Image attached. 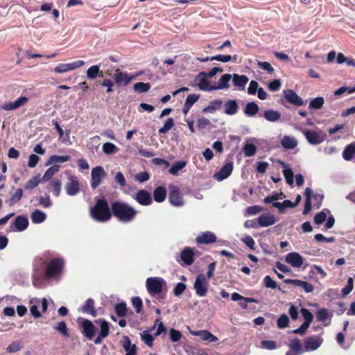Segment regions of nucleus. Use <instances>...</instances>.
Returning <instances> with one entry per match:
<instances>
[{
  "mask_svg": "<svg viewBox=\"0 0 355 355\" xmlns=\"http://www.w3.org/2000/svg\"><path fill=\"white\" fill-rule=\"evenodd\" d=\"M317 320L320 322H324L329 318V313L326 309H320L316 313Z\"/></svg>",
  "mask_w": 355,
  "mask_h": 355,
  "instance_id": "774afa93",
  "label": "nucleus"
},
{
  "mask_svg": "<svg viewBox=\"0 0 355 355\" xmlns=\"http://www.w3.org/2000/svg\"><path fill=\"white\" fill-rule=\"evenodd\" d=\"M131 302L136 313H140L143 307V302L141 299L139 297H133L131 300Z\"/></svg>",
  "mask_w": 355,
  "mask_h": 355,
  "instance_id": "13d9d810",
  "label": "nucleus"
},
{
  "mask_svg": "<svg viewBox=\"0 0 355 355\" xmlns=\"http://www.w3.org/2000/svg\"><path fill=\"white\" fill-rule=\"evenodd\" d=\"M347 92L348 94H352L355 92V86L354 87H341L339 89L334 91L335 96H340L343 94Z\"/></svg>",
  "mask_w": 355,
  "mask_h": 355,
  "instance_id": "680f3d73",
  "label": "nucleus"
},
{
  "mask_svg": "<svg viewBox=\"0 0 355 355\" xmlns=\"http://www.w3.org/2000/svg\"><path fill=\"white\" fill-rule=\"evenodd\" d=\"M23 196V191L21 189H17L14 195L10 199V205H13L19 202Z\"/></svg>",
  "mask_w": 355,
  "mask_h": 355,
  "instance_id": "69168bd1",
  "label": "nucleus"
},
{
  "mask_svg": "<svg viewBox=\"0 0 355 355\" xmlns=\"http://www.w3.org/2000/svg\"><path fill=\"white\" fill-rule=\"evenodd\" d=\"M303 134L308 142L312 145H317L323 142L325 135L321 131L304 130Z\"/></svg>",
  "mask_w": 355,
  "mask_h": 355,
  "instance_id": "9d476101",
  "label": "nucleus"
},
{
  "mask_svg": "<svg viewBox=\"0 0 355 355\" xmlns=\"http://www.w3.org/2000/svg\"><path fill=\"white\" fill-rule=\"evenodd\" d=\"M174 126V121L172 118H168L164 125L159 129V134H164Z\"/></svg>",
  "mask_w": 355,
  "mask_h": 355,
  "instance_id": "6e6d98bb",
  "label": "nucleus"
},
{
  "mask_svg": "<svg viewBox=\"0 0 355 355\" xmlns=\"http://www.w3.org/2000/svg\"><path fill=\"white\" fill-rule=\"evenodd\" d=\"M355 153V144H351L345 147L343 152V157L345 160H351Z\"/></svg>",
  "mask_w": 355,
  "mask_h": 355,
  "instance_id": "37998d69",
  "label": "nucleus"
},
{
  "mask_svg": "<svg viewBox=\"0 0 355 355\" xmlns=\"http://www.w3.org/2000/svg\"><path fill=\"white\" fill-rule=\"evenodd\" d=\"M224 112L227 115H234L238 111V103L236 100H228L224 105Z\"/></svg>",
  "mask_w": 355,
  "mask_h": 355,
  "instance_id": "a878e982",
  "label": "nucleus"
},
{
  "mask_svg": "<svg viewBox=\"0 0 355 355\" xmlns=\"http://www.w3.org/2000/svg\"><path fill=\"white\" fill-rule=\"evenodd\" d=\"M114 311L119 318H123L127 314V305L125 302H121L116 304Z\"/></svg>",
  "mask_w": 355,
  "mask_h": 355,
  "instance_id": "a18cd8bd",
  "label": "nucleus"
},
{
  "mask_svg": "<svg viewBox=\"0 0 355 355\" xmlns=\"http://www.w3.org/2000/svg\"><path fill=\"white\" fill-rule=\"evenodd\" d=\"M286 261L291 266H302L303 258L297 252H290L286 257Z\"/></svg>",
  "mask_w": 355,
  "mask_h": 355,
  "instance_id": "aec40b11",
  "label": "nucleus"
},
{
  "mask_svg": "<svg viewBox=\"0 0 355 355\" xmlns=\"http://www.w3.org/2000/svg\"><path fill=\"white\" fill-rule=\"evenodd\" d=\"M261 347L266 349L272 350L277 348V343L274 340H263L261 342Z\"/></svg>",
  "mask_w": 355,
  "mask_h": 355,
  "instance_id": "338daca9",
  "label": "nucleus"
},
{
  "mask_svg": "<svg viewBox=\"0 0 355 355\" xmlns=\"http://www.w3.org/2000/svg\"><path fill=\"white\" fill-rule=\"evenodd\" d=\"M91 187L96 189L106 176V172L103 166H98L92 169Z\"/></svg>",
  "mask_w": 355,
  "mask_h": 355,
  "instance_id": "423d86ee",
  "label": "nucleus"
},
{
  "mask_svg": "<svg viewBox=\"0 0 355 355\" xmlns=\"http://www.w3.org/2000/svg\"><path fill=\"white\" fill-rule=\"evenodd\" d=\"M28 101V98L26 96H20L15 101H9L3 103L1 106V109L6 111H11L17 110L25 105Z\"/></svg>",
  "mask_w": 355,
  "mask_h": 355,
  "instance_id": "ddd939ff",
  "label": "nucleus"
},
{
  "mask_svg": "<svg viewBox=\"0 0 355 355\" xmlns=\"http://www.w3.org/2000/svg\"><path fill=\"white\" fill-rule=\"evenodd\" d=\"M248 80L249 79L245 75H239L236 73H234L232 75V81L234 85L238 87L239 89H244Z\"/></svg>",
  "mask_w": 355,
  "mask_h": 355,
  "instance_id": "412c9836",
  "label": "nucleus"
},
{
  "mask_svg": "<svg viewBox=\"0 0 355 355\" xmlns=\"http://www.w3.org/2000/svg\"><path fill=\"white\" fill-rule=\"evenodd\" d=\"M283 96L287 102L295 106H302L304 104L303 99L292 89L284 90Z\"/></svg>",
  "mask_w": 355,
  "mask_h": 355,
  "instance_id": "f8f14e48",
  "label": "nucleus"
},
{
  "mask_svg": "<svg viewBox=\"0 0 355 355\" xmlns=\"http://www.w3.org/2000/svg\"><path fill=\"white\" fill-rule=\"evenodd\" d=\"M70 159L69 155H52L46 163V166L52 165L55 163H64Z\"/></svg>",
  "mask_w": 355,
  "mask_h": 355,
  "instance_id": "4c0bfd02",
  "label": "nucleus"
},
{
  "mask_svg": "<svg viewBox=\"0 0 355 355\" xmlns=\"http://www.w3.org/2000/svg\"><path fill=\"white\" fill-rule=\"evenodd\" d=\"M243 153L245 157H252L255 155L257 152V147L252 144H246L243 148Z\"/></svg>",
  "mask_w": 355,
  "mask_h": 355,
  "instance_id": "3c124183",
  "label": "nucleus"
},
{
  "mask_svg": "<svg viewBox=\"0 0 355 355\" xmlns=\"http://www.w3.org/2000/svg\"><path fill=\"white\" fill-rule=\"evenodd\" d=\"M62 268H46L44 278L46 279L56 277L60 274Z\"/></svg>",
  "mask_w": 355,
  "mask_h": 355,
  "instance_id": "c03bdc74",
  "label": "nucleus"
},
{
  "mask_svg": "<svg viewBox=\"0 0 355 355\" xmlns=\"http://www.w3.org/2000/svg\"><path fill=\"white\" fill-rule=\"evenodd\" d=\"M31 220L35 224H39L44 222L46 218V215L44 212L35 209L31 215Z\"/></svg>",
  "mask_w": 355,
  "mask_h": 355,
  "instance_id": "72a5a7b5",
  "label": "nucleus"
},
{
  "mask_svg": "<svg viewBox=\"0 0 355 355\" xmlns=\"http://www.w3.org/2000/svg\"><path fill=\"white\" fill-rule=\"evenodd\" d=\"M262 207L259 205L248 207L245 210V216H253L260 213Z\"/></svg>",
  "mask_w": 355,
  "mask_h": 355,
  "instance_id": "e2e57ef3",
  "label": "nucleus"
},
{
  "mask_svg": "<svg viewBox=\"0 0 355 355\" xmlns=\"http://www.w3.org/2000/svg\"><path fill=\"white\" fill-rule=\"evenodd\" d=\"M60 168L59 165L54 164L49 168L45 173L44 174L42 181L46 182L49 181L58 171Z\"/></svg>",
  "mask_w": 355,
  "mask_h": 355,
  "instance_id": "ea45409f",
  "label": "nucleus"
},
{
  "mask_svg": "<svg viewBox=\"0 0 355 355\" xmlns=\"http://www.w3.org/2000/svg\"><path fill=\"white\" fill-rule=\"evenodd\" d=\"M53 328L64 337H69V330L64 321L59 322Z\"/></svg>",
  "mask_w": 355,
  "mask_h": 355,
  "instance_id": "864d4df0",
  "label": "nucleus"
},
{
  "mask_svg": "<svg viewBox=\"0 0 355 355\" xmlns=\"http://www.w3.org/2000/svg\"><path fill=\"white\" fill-rule=\"evenodd\" d=\"M146 286L148 293L159 301H163L166 297V282L161 277H148Z\"/></svg>",
  "mask_w": 355,
  "mask_h": 355,
  "instance_id": "f03ea898",
  "label": "nucleus"
},
{
  "mask_svg": "<svg viewBox=\"0 0 355 355\" xmlns=\"http://www.w3.org/2000/svg\"><path fill=\"white\" fill-rule=\"evenodd\" d=\"M137 202L144 206L150 205L152 203V197L146 190H139L135 195Z\"/></svg>",
  "mask_w": 355,
  "mask_h": 355,
  "instance_id": "a211bd4d",
  "label": "nucleus"
},
{
  "mask_svg": "<svg viewBox=\"0 0 355 355\" xmlns=\"http://www.w3.org/2000/svg\"><path fill=\"white\" fill-rule=\"evenodd\" d=\"M186 164L184 161L177 162L170 168L169 173L172 175H177L181 169L185 167Z\"/></svg>",
  "mask_w": 355,
  "mask_h": 355,
  "instance_id": "8fccbe9b",
  "label": "nucleus"
},
{
  "mask_svg": "<svg viewBox=\"0 0 355 355\" xmlns=\"http://www.w3.org/2000/svg\"><path fill=\"white\" fill-rule=\"evenodd\" d=\"M193 335L200 336V338L202 340L208 341L209 343L216 342L218 339V338L212 334L210 331L207 330H202L198 331L192 332Z\"/></svg>",
  "mask_w": 355,
  "mask_h": 355,
  "instance_id": "5701e85b",
  "label": "nucleus"
},
{
  "mask_svg": "<svg viewBox=\"0 0 355 355\" xmlns=\"http://www.w3.org/2000/svg\"><path fill=\"white\" fill-rule=\"evenodd\" d=\"M282 146L286 149H293L297 145L296 139L290 136H284L281 141Z\"/></svg>",
  "mask_w": 355,
  "mask_h": 355,
  "instance_id": "e433bc0d",
  "label": "nucleus"
},
{
  "mask_svg": "<svg viewBox=\"0 0 355 355\" xmlns=\"http://www.w3.org/2000/svg\"><path fill=\"white\" fill-rule=\"evenodd\" d=\"M169 190L168 200L171 204L175 207L182 206L184 205V202L178 187L175 185H170Z\"/></svg>",
  "mask_w": 355,
  "mask_h": 355,
  "instance_id": "9b49d317",
  "label": "nucleus"
},
{
  "mask_svg": "<svg viewBox=\"0 0 355 355\" xmlns=\"http://www.w3.org/2000/svg\"><path fill=\"white\" fill-rule=\"evenodd\" d=\"M95 323L100 325V332L94 339V343L99 345L102 343L103 340L110 334V323L104 318L95 320Z\"/></svg>",
  "mask_w": 355,
  "mask_h": 355,
  "instance_id": "0eeeda50",
  "label": "nucleus"
},
{
  "mask_svg": "<svg viewBox=\"0 0 355 355\" xmlns=\"http://www.w3.org/2000/svg\"><path fill=\"white\" fill-rule=\"evenodd\" d=\"M222 104L223 101L220 99L211 101L207 106L203 108L202 112L214 113L220 108Z\"/></svg>",
  "mask_w": 355,
  "mask_h": 355,
  "instance_id": "7c9ffc66",
  "label": "nucleus"
},
{
  "mask_svg": "<svg viewBox=\"0 0 355 355\" xmlns=\"http://www.w3.org/2000/svg\"><path fill=\"white\" fill-rule=\"evenodd\" d=\"M323 339L320 336H311L304 340L305 351L311 352L316 350L322 345Z\"/></svg>",
  "mask_w": 355,
  "mask_h": 355,
  "instance_id": "4468645a",
  "label": "nucleus"
},
{
  "mask_svg": "<svg viewBox=\"0 0 355 355\" xmlns=\"http://www.w3.org/2000/svg\"><path fill=\"white\" fill-rule=\"evenodd\" d=\"M258 225L261 227H268L275 223V217L272 215H261L258 218Z\"/></svg>",
  "mask_w": 355,
  "mask_h": 355,
  "instance_id": "c85d7f7f",
  "label": "nucleus"
},
{
  "mask_svg": "<svg viewBox=\"0 0 355 355\" xmlns=\"http://www.w3.org/2000/svg\"><path fill=\"white\" fill-rule=\"evenodd\" d=\"M193 251L191 248H185L180 254V258L187 265H191L193 261Z\"/></svg>",
  "mask_w": 355,
  "mask_h": 355,
  "instance_id": "393cba45",
  "label": "nucleus"
},
{
  "mask_svg": "<svg viewBox=\"0 0 355 355\" xmlns=\"http://www.w3.org/2000/svg\"><path fill=\"white\" fill-rule=\"evenodd\" d=\"M324 103L323 97L318 96L311 99L309 102V108L311 110H320Z\"/></svg>",
  "mask_w": 355,
  "mask_h": 355,
  "instance_id": "58836bf2",
  "label": "nucleus"
},
{
  "mask_svg": "<svg viewBox=\"0 0 355 355\" xmlns=\"http://www.w3.org/2000/svg\"><path fill=\"white\" fill-rule=\"evenodd\" d=\"M40 182L42 181V179L40 178V175H37L33 178L30 179L26 184L25 188L27 189H32L36 187Z\"/></svg>",
  "mask_w": 355,
  "mask_h": 355,
  "instance_id": "5fc2aeb1",
  "label": "nucleus"
},
{
  "mask_svg": "<svg viewBox=\"0 0 355 355\" xmlns=\"http://www.w3.org/2000/svg\"><path fill=\"white\" fill-rule=\"evenodd\" d=\"M207 74L205 72H201L198 75V87L200 90L202 91H212L214 90V89H211L213 86H209V83L208 80L207 79Z\"/></svg>",
  "mask_w": 355,
  "mask_h": 355,
  "instance_id": "b1692460",
  "label": "nucleus"
},
{
  "mask_svg": "<svg viewBox=\"0 0 355 355\" xmlns=\"http://www.w3.org/2000/svg\"><path fill=\"white\" fill-rule=\"evenodd\" d=\"M85 64L83 60H76L70 63H60L54 68V72L57 73H63L73 71Z\"/></svg>",
  "mask_w": 355,
  "mask_h": 355,
  "instance_id": "1a4fd4ad",
  "label": "nucleus"
},
{
  "mask_svg": "<svg viewBox=\"0 0 355 355\" xmlns=\"http://www.w3.org/2000/svg\"><path fill=\"white\" fill-rule=\"evenodd\" d=\"M288 347L291 350L295 352L300 354H302L304 352L302 343L299 338L293 339L289 343Z\"/></svg>",
  "mask_w": 355,
  "mask_h": 355,
  "instance_id": "79ce46f5",
  "label": "nucleus"
},
{
  "mask_svg": "<svg viewBox=\"0 0 355 355\" xmlns=\"http://www.w3.org/2000/svg\"><path fill=\"white\" fill-rule=\"evenodd\" d=\"M263 117L270 122H276L280 117V112L274 110H267L263 113Z\"/></svg>",
  "mask_w": 355,
  "mask_h": 355,
  "instance_id": "c9c22d12",
  "label": "nucleus"
},
{
  "mask_svg": "<svg viewBox=\"0 0 355 355\" xmlns=\"http://www.w3.org/2000/svg\"><path fill=\"white\" fill-rule=\"evenodd\" d=\"M119 148L112 143L106 142L103 145V151L106 155H111L118 151Z\"/></svg>",
  "mask_w": 355,
  "mask_h": 355,
  "instance_id": "09e8293b",
  "label": "nucleus"
},
{
  "mask_svg": "<svg viewBox=\"0 0 355 355\" xmlns=\"http://www.w3.org/2000/svg\"><path fill=\"white\" fill-rule=\"evenodd\" d=\"M329 214H330V211L328 209H322L321 211L318 213L314 216V218H313L314 223L316 225H321L322 223H323L325 221V220L327 217V215Z\"/></svg>",
  "mask_w": 355,
  "mask_h": 355,
  "instance_id": "a19ab883",
  "label": "nucleus"
},
{
  "mask_svg": "<svg viewBox=\"0 0 355 355\" xmlns=\"http://www.w3.org/2000/svg\"><path fill=\"white\" fill-rule=\"evenodd\" d=\"M83 335L89 340H92L96 335V327L94 323L87 319H82L80 323Z\"/></svg>",
  "mask_w": 355,
  "mask_h": 355,
  "instance_id": "6e6552de",
  "label": "nucleus"
},
{
  "mask_svg": "<svg viewBox=\"0 0 355 355\" xmlns=\"http://www.w3.org/2000/svg\"><path fill=\"white\" fill-rule=\"evenodd\" d=\"M233 170V163L229 162L225 164L222 168L216 173L214 174V177L218 181H222L228 178Z\"/></svg>",
  "mask_w": 355,
  "mask_h": 355,
  "instance_id": "f3484780",
  "label": "nucleus"
},
{
  "mask_svg": "<svg viewBox=\"0 0 355 355\" xmlns=\"http://www.w3.org/2000/svg\"><path fill=\"white\" fill-rule=\"evenodd\" d=\"M209 282L207 278L203 274H199L196 276L193 288L196 293L199 297H204L208 292Z\"/></svg>",
  "mask_w": 355,
  "mask_h": 355,
  "instance_id": "39448f33",
  "label": "nucleus"
},
{
  "mask_svg": "<svg viewBox=\"0 0 355 355\" xmlns=\"http://www.w3.org/2000/svg\"><path fill=\"white\" fill-rule=\"evenodd\" d=\"M14 225L18 231L21 232L28 227V220L25 216H19L15 218Z\"/></svg>",
  "mask_w": 355,
  "mask_h": 355,
  "instance_id": "2f4dec72",
  "label": "nucleus"
},
{
  "mask_svg": "<svg viewBox=\"0 0 355 355\" xmlns=\"http://www.w3.org/2000/svg\"><path fill=\"white\" fill-rule=\"evenodd\" d=\"M166 197V189L164 187H158L153 191L154 200L157 202H163Z\"/></svg>",
  "mask_w": 355,
  "mask_h": 355,
  "instance_id": "473e14b6",
  "label": "nucleus"
},
{
  "mask_svg": "<svg viewBox=\"0 0 355 355\" xmlns=\"http://www.w3.org/2000/svg\"><path fill=\"white\" fill-rule=\"evenodd\" d=\"M66 193L71 196H76L80 191V184L78 178L70 176L69 182L65 185Z\"/></svg>",
  "mask_w": 355,
  "mask_h": 355,
  "instance_id": "2eb2a0df",
  "label": "nucleus"
},
{
  "mask_svg": "<svg viewBox=\"0 0 355 355\" xmlns=\"http://www.w3.org/2000/svg\"><path fill=\"white\" fill-rule=\"evenodd\" d=\"M150 88L148 83H137L134 85V90L139 94L147 92Z\"/></svg>",
  "mask_w": 355,
  "mask_h": 355,
  "instance_id": "de8ad7c7",
  "label": "nucleus"
},
{
  "mask_svg": "<svg viewBox=\"0 0 355 355\" xmlns=\"http://www.w3.org/2000/svg\"><path fill=\"white\" fill-rule=\"evenodd\" d=\"M113 78L116 85L125 86L132 80L133 76H129L127 72H122L119 69H116Z\"/></svg>",
  "mask_w": 355,
  "mask_h": 355,
  "instance_id": "dca6fc26",
  "label": "nucleus"
},
{
  "mask_svg": "<svg viewBox=\"0 0 355 355\" xmlns=\"http://www.w3.org/2000/svg\"><path fill=\"white\" fill-rule=\"evenodd\" d=\"M23 348V343L20 340H15L11 343L7 347L6 352L8 353H15Z\"/></svg>",
  "mask_w": 355,
  "mask_h": 355,
  "instance_id": "49530a36",
  "label": "nucleus"
},
{
  "mask_svg": "<svg viewBox=\"0 0 355 355\" xmlns=\"http://www.w3.org/2000/svg\"><path fill=\"white\" fill-rule=\"evenodd\" d=\"M123 347L126 352L125 355H136V345H131L130 339L128 336L123 337Z\"/></svg>",
  "mask_w": 355,
  "mask_h": 355,
  "instance_id": "c756f323",
  "label": "nucleus"
},
{
  "mask_svg": "<svg viewBox=\"0 0 355 355\" xmlns=\"http://www.w3.org/2000/svg\"><path fill=\"white\" fill-rule=\"evenodd\" d=\"M79 311L86 313L90 314L93 317H96L97 315V311L94 306V300L89 298L87 299L84 305H83L80 309Z\"/></svg>",
  "mask_w": 355,
  "mask_h": 355,
  "instance_id": "6ab92c4d",
  "label": "nucleus"
},
{
  "mask_svg": "<svg viewBox=\"0 0 355 355\" xmlns=\"http://www.w3.org/2000/svg\"><path fill=\"white\" fill-rule=\"evenodd\" d=\"M216 236L211 232H206L199 235L196 238V241L198 243L209 244L216 242Z\"/></svg>",
  "mask_w": 355,
  "mask_h": 355,
  "instance_id": "4be33fe9",
  "label": "nucleus"
},
{
  "mask_svg": "<svg viewBox=\"0 0 355 355\" xmlns=\"http://www.w3.org/2000/svg\"><path fill=\"white\" fill-rule=\"evenodd\" d=\"M282 196H283V193L282 192L281 193L275 192L270 196H266L263 199V202L265 204L273 203V202H275V201L282 199Z\"/></svg>",
  "mask_w": 355,
  "mask_h": 355,
  "instance_id": "4d7b16f0",
  "label": "nucleus"
},
{
  "mask_svg": "<svg viewBox=\"0 0 355 355\" xmlns=\"http://www.w3.org/2000/svg\"><path fill=\"white\" fill-rule=\"evenodd\" d=\"M100 69L98 65H93L90 67L87 70V77L89 79L94 80L98 76H100L99 73Z\"/></svg>",
  "mask_w": 355,
  "mask_h": 355,
  "instance_id": "603ef678",
  "label": "nucleus"
},
{
  "mask_svg": "<svg viewBox=\"0 0 355 355\" xmlns=\"http://www.w3.org/2000/svg\"><path fill=\"white\" fill-rule=\"evenodd\" d=\"M113 215L122 223H130L134 220L137 211L130 205L122 202L115 201L111 205Z\"/></svg>",
  "mask_w": 355,
  "mask_h": 355,
  "instance_id": "f257e3e1",
  "label": "nucleus"
},
{
  "mask_svg": "<svg viewBox=\"0 0 355 355\" xmlns=\"http://www.w3.org/2000/svg\"><path fill=\"white\" fill-rule=\"evenodd\" d=\"M259 107L254 102H250L246 104L244 108V114L248 116H254L258 112Z\"/></svg>",
  "mask_w": 355,
  "mask_h": 355,
  "instance_id": "f704fd0d",
  "label": "nucleus"
},
{
  "mask_svg": "<svg viewBox=\"0 0 355 355\" xmlns=\"http://www.w3.org/2000/svg\"><path fill=\"white\" fill-rule=\"evenodd\" d=\"M112 213L107 200L104 198L98 199L89 211L92 218L99 223L108 221L111 218Z\"/></svg>",
  "mask_w": 355,
  "mask_h": 355,
  "instance_id": "7ed1b4c3",
  "label": "nucleus"
},
{
  "mask_svg": "<svg viewBox=\"0 0 355 355\" xmlns=\"http://www.w3.org/2000/svg\"><path fill=\"white\" fill-rule=\"evenodd\" d=\"M286 282H290L295 286L302 288L304 291L307 293H311L313 291V285L307 282H304L300 279H291L289 281H286Z\"/></svg>",
  "mask_w": 355,
  "mask_h": 355,
  "instance_id": "cd10ccee",
  "label": "nucleus"
},
{
  "mask_svg": "<svg viewBox=\"0 0 355 355\" xmlns=\"http://www.w3.org/2000/svg\"><path fill=\"white\" fill-rule=\"evenodd\" d=\"M289 318L286 314L279 316L277 321V325L279 329H284L288 326Z\"/></svg>",
  "mask_w": 355,
  "mask_h": 355,
  "instance_id": "bf43d9fd",
  "label": "nucleus"
},
{
  "mask_svg": "<svg viewBox=\"0 0 355 355\" xmlns=\"http://www.w3.org/2000/svg\"><path fill=\"white\" fill-rule=\"evenodd\" d=\"M354 287V280L352 277H349L347 279V284L342 289V295L345 297L349 294Z\"/></svg>",
  "mask_w": 355,
  "mask_h": 355,
  "instance_id": "052dcab7",
  "label": "nucleus"
},
{
  "mask_svg": "<svg viewBox=\"0 0 355 355\" xmlns=\"http://www.w3.org/2000/svg\"><path fill=\"white\" fill-rule=\"evenodd\" d=\"M232 78V76L231 74H223L219 80L218 85L213 86L211 89H214V90H216L230 88L229 82Z\"/></svg>",
  "mask_w": 355,
  "mask_h": 355,
  "instance_id": "bb28decb",
  "label": "nucleus"
},
{
  "mask_svg": "<svg viewBox=\"0 0 355 355\" xmlns=\"http://www.w3.org/2000/svg\"><path fill=\"white\" fill-rule=\"evenodd\" d=\"M64 263L62 258L50 259L47 254H43L42 257H37L34 259L35 266H63Z\"/></svg>",
  "mask_w": 355,
  "mask_h": 355,
  "instance_id": "20e7f679",
  "label": "nucleus"
},
{
  "mask_svg": "<svg viewBox=\"0 0 355 355\" xmlns=\"http://www.w3.org/2000/svg\"><path fill=\"white\" fill-rule=\"evenodd\" d=\"M283 174L286 179V182L289 185H292L293 184V172L292 169L290 168H284Z\"/></svg>",
  "mask_w": 355,
  "mask_h": 355,
  "instance_id": "0e129e2a",
  "label": "nucleus"
}]
</instances>
